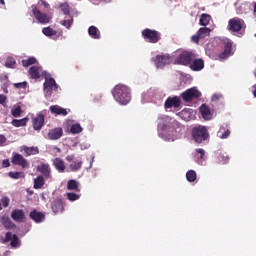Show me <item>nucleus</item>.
I'll list each match as a JSON object with an SVG mask.
<instances>
[{"instance_id":"f257e3e1","label":"nucleus","mask_w":256,"mask_h":256,"mask_svg":"<svg viewBox=\"0 0 256 256\" xmlns=\"http://www.w3.org/2000/svg\"><path fill=\"white\" fill-rule=\"evenodd\" d=\"M112 95L119 105H127L131 101V89L123 84H117L112 90Z\"/></svg>"},{"instance_id":"f03ea898","label":"nucleus","mask_w":256,"mask_h":256,"mask_svg":"<svg viewBox=\"0 0 256 256\" xmlns=\"http://www.w3.org/2000/svg\"><path fill=\"white\" fill-rule=\"evenodd\" d=\"M245 27H246L245 20L239 17H234L228 21L227 30L230 33H238L239 35H243V31H245Z\"/></svg>"},{"instance_id":"7ed1b4c3","label":"nucleus","mask_w":256,"mask_h":256,"mask_svg":"<svg viewBox=\"0 0 256 256\" xmlns=\"http://www.w3.org/2000/svg\"><path fill=\"white\" fill-rule=\"evenodd\" d=\"M192 138L195 143H203L209 139V131L205 126H198L192 129Z\"/></svg>"},{"instance_id":"20e7f679","label":"nucleus","mask_w":256,"mask_h":256,"mask_svg":"<svg viewBox=\"0 0 256 256\" xmlns=\"http://www.w3.org/2000/svg\"><path fill=\"white\" fill-rule=\"evenodd\" d=\"M142 37L145 41H148V43H159V41H161V33L149 28L142 31Z\"/></svg>"},{"instance_id":"39448f33","label":"nucleus","mask_w":256,"mask_h":256,"mask_svg":"<svg viewBox=\"0 0 256 256\" xmlns=\"http://www.w3.org/2000/svg\"><path fill=\"white\" fill-rule=\"evenodd\" d=\"M32 13L35 17V19L38 21V23H41V25H47V23H51V17L50 15L41 12L37 6L32 5Z\"/></svg>"},{"instance_id":"423d86ee","label":"nucleus","mask_w":256,"mask_h":256,"mask_svg":"<svg viewBox=\"0 0 256 256\" xmlns=\"http://www.w3.org/2000/svg\"><path fill=\"white\" fill-rule=\"evenodd\" d=\"M193 59H197V54L191 51H184L182 52L177 58L176 62L178 65H191Z\"/></svg>"},{"instance_id":"0eeeda50","label":"nucleus","mask_w":256,"mask_h":256,"mask_svg":"<svg viewBox=\"0 0 256 256\" xmlns=\"http://www.w3.org/2000/svg\"><path fill=\"white\" fill-rule=\"evenodd\" d=\"M181 97L183 101L189 103V101H193V99H199V97H201V92L196 87H192L184 91L181 94Z\"/></svg>"},{"instance_id":"6e6552de","label":"nucleus","mask_w":256,"mask_h":256,"mask_svg":"<svg viewBox=\"0 0 256 256\" xmlns=\"http://www.w3.org/2000/svg\"><path fill=\"white\" fill-rule=\"evenodd\" d=\"M66 161L70 163L69 170L72 173H77V171H81V168L83 167V160L75 159V155H68L66 156Z\"/></svg>"},{"instance_id":"1a4fd4ad","label":"nucleus","mask_w":256,"mask_h":256,"mask_svg":"<svg viewBox=\"0 0 256 256\" xmlns=\"http://www.w3.org/2000/svg\"><path fill=\"white\" fill-rule=\"evenodd\" d=\"M152 61L157 69H163L165 65H169L171 63V56L168 54L157 55L156 57L152 58Z\"/></svg>"},{"instance_id":"9d476101","label":"nucleus","mask_w":256,"mask_h":256,"mask_svg":"<svg viewBox=\"0 0 256 256\" xmlns=\"http://www.w3.org/2000/svg\"><path fill=\"white\" fill-rule=\"evenodd\" d=\"M32 127L34 131H41L43 127H45V115L37 114L36 116L32 117Z\"/></svg>"},{"instance_id":"9b49d317","label":"nucleus","mask_w":256,"mask_h":256,"mask_svg":"<svg viewBox=\"0 0 256 256\" xmlns=\"http://www.w3.org/2000/svg\"><path fill=\"white\" fill-rule=\"evenodd\" d=\"M59 89V85L54 78H46L44 82V91L47 95H53V91H57Z\"/></svg>"},{"instance_id":"f8f14e48","label":"nucleus","mask_w":256,"mask_h":256,"mask_svg":"<svg viewBox=\"0 0 256 256\" xmlns=\"http://www.w3.org/2000/svg\"><path fill=\"white\" fill-rule=\"evenodd\" d=\"M211 35V29L207 27L200 28L195 35L191 37L193 43L199 45L200 39H205V37H209Z\"/></svg>"},{"instance_id":"ddd939ff","label":"nucleus","mask_w":256,"mask_h":256,"mask_svg":"<svg viewBox=\"0 0 256 256\" xmlns=\"http://www.w3.org/2000/svg\"><path fill=\"white\" fill-rule=\"evenodd\" d=\"M181 107V98L179 96L168 97L164 103L165 109H179Z\"/></svg>"},{"instance_id":"4468645a","label":"nucleus","mask_w":256,"mask_h":256,"mask_svg":"<svg viewBox=\"0 0 256 256\" xmlns=\"http://www.w3.org/2000/svg\"><path fill=\"white\" fill-rule=\"evenodd\" d=\"M11 163L12 165H18V167H22V169H27V167H29V162H27V159H25L23 155L19 153L13 154Z\"/></svg>"},{"instance_id":"2eb2a0df","label":"nucleus","mask_w":256,"mask_h":256,"mask_svg":"<svg viewBox=\"0 0 256 256\" xmlns=\"http://www.w3.org/2000/svg\"><path fill=\"white\" fill-rule=\"evenodd\" d=\"M50 207L55 215H57L58 213H63V211H65V204L61 199H56L52 201Z\"/></svg>"},{"instance_id":"dca6fc26","label":"nucleus","mask_w":256,"mask_h":256,"mask_svg":"<svg viewBox=\"0 0 256 256\" xmlns=\"http://www.w3.org/2000/svg\"><path fill=\"white\" fill-rule=\"evenodd\" d=\"M62 137H63V128L61 127L51 129L48 132V139H50V141H57V139H61Z\"/></svg>"},{"instance_id":"f3484780","label":"nucleus","mask_w":256,"mask_h":256,"mask_svg":"<svg viewBox=\"0 0 256 256\" xmlns=\"http://www.w3.org/2000/svg\"><path fill=\"white\" fill-rule=\"evenodd\" d=\"M9 241H11L10 243L11 247H19V236H17V234L6 232L4 243H9Z\"/></svg>"},{"instance_id":"a211bd4d","label":"nucleus","mask_w":256,"mask_h":256,"mask_svg":"<svg viewBox=\"0 0 256 256\" xmlns=\"http://www.w3.org/2000/svg\"><path fill=\"white\" fill-rule=\"evenodd\" d=\"M190 69L192 71H202V69H205V61L201 58L200 59L194 58L190 62Z\"/></svg>"},{"instance_id":"6ab92c4d","label":"nucleus","mask_w":256,"mask_h":256,"mask_svg":"<svg viewBox=\"0 0 256 256\" xmlns=\"http://www.w3.org/2000/svg\"><path fill=\"white\" fill-rule=\"evenodd\" d=\"M11 219L16 223H23L25 221V212L21 209H14L11 212Z\"/></svg>"},{"instance_id":"aec40b11","label":"nucleus","mask_w":256,"mask_h":256,"mask_svg":"<svg viewBox=\"0 0 256 256\" xmlns=\"http://www.w3.org/2000/svg\"><path fill=\"white\" fill-rule=\"evenodd\" d=\"M37 171L45 177V179H51V167L49 164L42 163L38 165Z\"/></svg>"},{"instance_id":"412c9836","label":"nucleus","mask_w":256,"mask_h":256,"mask_svg":"<svg viewBox=\"0 0 256 256\" xmlns=\"http://www.w3.org/2000/svg\"><path fill=\"white\" fill-rule=\"evenodd\" d=\"M215 161L218 165H227L229 163V155L225 152H217L215 154Z\"/></svg>"},{"instance_id":"4be33fe9","label":"nucleus","mask_w":256,"mask_h":256,"mask_svg":"<svg viewBox=\"0 0 256 256\" xmlns=\"http://www.w3.org/2000/svg\"><path fill=\"white\" fill-rule=\"evenodd\" d=\"M0 223L3 225L4 229L9 230V229H17V225L11 221V218L9 216H2L0 218Z\"/></svg>"},{"instance_id":"5701e85b","label":"nucleus","mask_w":256,"mask_h":256,"mask_svg":"<svg viewBox=\"0 0 256 256\" xmlns=\"http://www.w3.org/2000/svg\"><path fill=\"white\" fill-rule=\"evenodd\" d=\"M29 217L35 223H43V221H45V215L43 214V212H39L37 210L31 211Z\"/></svg>"},{"instance_id":"b1692460","label":"nucleus","mask_w":256,"mask_h":256,"mask_svg":"<svg viewBox=\"0 0 256 256\" xmlns=\"http://www.w3.org/2000/svg\"><path fill=\"white\" fill-rule=\"evenodd\" d=\"M231 49H233V43H231V41H226L225 46H224V50H223V52H221L219 54V58L220 59H227V57H229V55H231Z\"/></svg>"},{"instance_id":"393cba45","label":"nucleus","mask_w":256,"mask_h":256,"mask_svg":"<svg viewBox=\"0 0 256 256\" xmlns=\"http://www.w3.org/2000/svg\"><path fill=\"white\" fill-rule=\"evenodd\" d=\"M199 111L203 119H206V121H209V119H211L212 114H211V109H209V106H207L206 104H202L199 108Z\"/></svg>"},{"instance_id":"a878e982","label":"nucleus","mask_w":256,"mask_h":256,"mask_svg":"<svg viewBox=\"0 0 256 256\" xmlns=\"http://www.w3.org/2000/svg\"><path fill=\"white\" fill-rule=\"evenodd\" d=\"M49 109L53 115H62L63 117L67 116V109L61 108L58 105L50 106Z\"/></svg>"},{"instance_id":"bb28decb","label":"nucleus","mask_w":256,"mask_h":256,"mask_svg":"<svg viewBox=\"0 0 256 256\" xmlns=\"http://www.w3.org/2000/svg\"><path fill=\"white\" fill-rule=\"evenodd\" d=\"M53 165L55 166V169L59 171V173H65V161H63L61 158H55L53 160Z\"/></svg>"},{"instance_id":"cd10ccee","label":"nucleus","mask_w":256,"mask_h":256,"mask_svg":"<svg viewBox=\"0 0 256 256\" xmlns=\"http://www.w3.org/2000/svg\"><path fill=\"white\" fill-rule=\"evenodd\" d=\"M88 35L92 39H101V31H99V28L95 26H90L88 28Z\"/></svg>"},{"instance_id":"c85d7f7f","label":"nucleus","mask_w":256,"mask_h":256,"mask_svg":"<svg viewBox=\"0 0 256 256\" xmlns=\"http://www.w3.org/2000/svg\"><path fill=\"white\" fill-rule=\"evenodd\" d=\"M29 75L32 79H39L41 77V67H38V66L30 67Z\"/></svg>"},{"instance_id":"c756f323","label":"nucleus","mask_w":256,"mask_h":256,"mask_svg":"<svg viewBox=\"0 0 256 256\" xmlns=\"http://www.w3.org/2000/svg\"><path fill=\"white\" fill-rule=\"evenodd\" d=\"M80 184L81 183H79V181H77V180H74V179L69 180L67 183V190L68 191H77V193H79V191H81L79 189Z\"/></svg>"},{"instance_id":"7c9ffc66","label":"nucleus","mask_w":256,"mask_h":256,"mask_svg":"<svg viewBox=\"0 0 256 256\" xmlns=\"http://www.w3.org/2000/svg\"><path fill=\"white\" fill-rule=\"evenodd\" d=\"M210 22H211V15L207 13H203L200 16L199 25H201L202 27H207V25H209Z\"/></svg>"},{"instance_id":"2f4dec72","label":"nucleus","mask_w":256,"mask_h":256,"mask_svg":"<svg viewBox=\"0 0 256 256\" xmlns=\"http://www.w3.org/2000/svg\"><path fill=\"white\" fill-rule=\"evenodd\" d=\"M231 135V131L224 126L220 127L219 131L217 132V137L220 139H227Z\"/></svg>"},{"instance_id":"473e14b6","label":"nucleus","mask_w":256,"mask_h":256,"mask_svg":"<svg viewBox=\"0 0 256 256\" xmlns=\"http://www.w3.org/2000/svg\"><path fill=\"white\" fill-rule=\"evenodd\" d=\"M29 121V118H22V119H14L12 120L13 127H25L27 125V122Z\"/></svg>"},{"instance_id":"72a5a7b5","label":"nucleus","mask_w":256,"mask_h":256,"mask_svg":"<svg viewBox=\"0 0 256 256\" xmlns=\"http://www.w3.org/2000/svg\"><path fill=\"white\" fill-rule=\"evenodd\" d=\"M45 185V178L39 175L34 179V189H41Z\"/></svg>"},{"instance_id":"f704fd0d","label":"nucleus","mask_w":256,"mask_h":256,"mask_svg":"<svg viewBox=\"0 0 256 256\" xmlns=\"http://www.w3.org/2000/svg\"><path fill=\"white\" fill-rule=\"evenodd\" d=\"M42 33L46 37H55V35H57V31L54 30L53 28L49 27V26L48 27H44L42 29Z\"/></svg>"},{"instance_id":"c9c22d12","label":"nucleus","mask_w":256,"mask_h":256,"mask_svg":"<svg viewBox=\"0 0 256 256\" xmlns=\"http://www.w3.org/2000/svg\"><path fill=\"white\" fill-rule=\"evenodd\" d=\"M59 9H61V11L64 15L71 14V8H70L68 2H63V3L59 4Z\"/></svg>"},{"instance_id":"e433bc0d","label":"nucleus","mask_w":256,"mask_h":256,"mask_svg":"<svg viewBox=\"0 0 256 256\" xmlns=\"http://www.w3.org/2000/svg\"><path fill=\"white\" fill-rule=\"evenodd\" d=\"M186 179L189 183H193L197 180V172L195 170H189L186 173Z\"/></svg>"},{"instance_id":"4c0bfd02","label":"nucleus","mask_w":256,"mask_h":256,"mask_svg":"<svg viewBox=\"0 0 256 256\" xmlns=\"http://www.w3.org/2000/svg\"><path fill=\"white\" fill-rule=\"evenodd\" d=\"M82 131L83 127H81V124H73L70 127V133H72V135H79Z\"/></svg>"},{"instance_id":"58836bf2","label":"nucleus","mask_w":256,"mask_h":256,"mask_svg":"<svg viewBox=\"0 0 256 256\" xmlns=\"http://www.w3.org/2000/svg\"><path fill=\"white\" fill-rule=\"evenodd\" d=\"M37 63V58L29 57L28 59L22 60L23 67H30V65H35Z\"/></svg>"},{"instance_id":"ea45409f","label":"nucleus","mask_w":256,"mask_h":256,"mask_svg":"<svg viewBox=\"0 0 256 256\" xmlns=\"http://www.w3.org/2000/svg\"><path fill=\"white\" fill-rule=\"evenodd\" d=\"M8 177H10V179H25V173H23V172H9Z\"/></svg>"},{"instance_id":"a19ab883","label":"nucleus","mask_w":256,"mask_h":256,"mask_svg":"<svg viewBox=\"0 0 256 256\" xmlns=\"http://www.w3.org/2000/svg\"><path fill=\"white\" fill-rule=\"evenodd\" d=\"M17 64V62H15V59H13L12 57L7 58L6 60V67H8L9 69H15V65Z\"/></svg>"},{"instance_id":"79ce46f5","label":"nucleus","mask_w":256,"mask_h":256,"mask_svg":"<svg viewBox=\"0 0 256 256\" xmlns=\"http://www.w3.org/2000/svg\"><path fill=\"white\" fill-rule=\"evenodd\" d=\"M26 155H37L39 153V148L31 147L25 149Z\"/></svg>"},{"instance_id":"37998d69","label":"nucleus","mask_w":256,"mask_h":256,"mask_svg":"<svg viewBox=\"0 0 256 256\" xmlns=\"http://www.w3.org/2000/svg\"><path fill=\"white\" fill-rule=\"evenodd\" d=\"M81 195L73 193V192H68L67 193V199L69 201H77L78 199H80Z\"/></svg>"},{"instance_id":"c03bdc74","label":"nucleus","mask_w":256,"mask_h":256,"mask_svg":"<svg viewBox=\"0 0 256 256\" xmlns=\"http://www.w3.org/2000/svg\"><path fill=\"white\" fill-rule=\"evenodd\" d=\"M22 114H23V110L21 109V106H17L12 110L13 117H21Z\"/></svg>"},{"instance_id":"a18cd8bd","label":"nucleus","mask_w":256,"mask_h":256,"mask_svg":"<svg viewBox=\"0 0 256 256\" xmlns=\"http://www.w3.org/2000/svg\"><path fill=\"white\" fill-rule=\"evenodd\" d=\"M13 86L15 89H27V81L14 83Z\"/></svg>"},{"instance_id":"49530a36","label":"nucleus","mask_w":256,"mask_h":256,"mask_svg":"<svg viewBox=\"0 0 256 256\" xmlns=\"http://www.w3.org/2000/svg\"><path fill=\"white\" fill-rule=\"evenodd\" d=\"M62 25L63 27H66V29H71V26L73 25V20H63Z\"/></svg>"},{"instance_id":"de8ad7c7","label":"nucleus","mask_w":256,"mask_h":256,"mask_svg":"<svg viewBox=\"0 0 256 256\" xmlns=\"http://www.w3.org/2000/svg\"><path fill=\"white\" fill-rule=\"evenodd\" d=\"M211 99L213 103H216V101H221V99H223V94H214Z\"/></svg>"},{"instance_id":"09e8293b","label":"nucleus","mask_w":256,"mask_h":256,"mask_svg":"<svg viewBox=\"0 0 256 256\" xmlns=\"http://www.w3.org/2000/svg\"><path fill=\"white\" fill-rule=\"evenodd\" d=\"M5 143H7V138L5 135L0 134V147H3Z\"/></svg>"},{"instance_id":"8fccbe9b","label":"nucleus","mask_w":256,"mask_h":256,"mask_svg":"<svg viewBox=\"0 0 256 256\" xmlns=\"http://www.w3.org/2000/svg\"><path fill=\"white\" fill-rule=\"evenodd\" d=\"M6 102L7 96H5L4 94H0V105H5Z\"/></svg>"},{"instance_id":"3c124183","label":"nucleus","mask_w":256,"mask_h":256,"mask_svg":"<svg viewBox=\"0 0 256 256\" xmlns=\"http://www.w3.org/2000/svg\"><path fill=\"white\" fill-rule=\"evenodd\" d=\"M196 153H199L201 159L205 157V150L203 148L196 149Z\"/></svg>"},{"instance_id":"603ef678","label":"nucleus","mask_w":256,"mask_h":256,"mask_svg":"<svg viewBox=\"0 0 256 256\" xmlns=\"http://www.w3.org/2000/svg\"><path fill=\"white\" fill-rule=\"evenodd\" d=\"M1 201L3 207H9V199L7 197H3Z\"/></svg>"},{"instance_id":"864d4df0","label":"nucleus","mask_w":256,"mask_h":256,"mask_svg":"<svg viewBox=\"0 0 256 256\" xmlns=\"http://www.w3.org/2000/svg\"><path fill=\"white\" fill-rule=\"evenodd\" d=\"M2 167L4 168L11 167V162H9V159L3 160Z\"/></svg>"},{"instance_id":"5fc2aeb1","label":"nucleus","mask_w":256,"mask_h":256,"mask_svg":"<svg viewBox=\"0 0 256 256\" xmlns=\"http://www.w3.org/2000/svg\"><path fill=\"white\" fill-rule=\"evenodd\" d=\"M42 5H44V7L48 8L49 7V3L45 2V1H41Z\"/></svg>"},{"instance_id":"6e6d98bb","label":"nucleus","mask_w":256,"mask_h":256,"mask_svg":"<svg viewBox=\"0 0 256 256\" xmlns=\"http://www.w3.org/2000/svg\"><path fill=\"white\" fill-rule=\"evenodd\" d=\"M0 5H5V0H0Z\"/></svg>"},{"instance_id":"4d7b16f0","label":"nucleus","mask_w":256,"mask_h":256,"mask_svg":"<svg viewBox=\"0 0 256 256\" xmlns=\"http://www.w3.org/2000/svg\"><path fill=\"white\" fill-rule=\"evenodd\" d=\"M58 153H61V148H56Z\"/></svg>"},{"instance_id":"13d9d810","label":"nucleus","mask_w":256,"mask_h":256,"mask_svg":"<svg viewBox=\"0 0 256 256\" xmlns=\"http://www.w3.org/2000/svg\"><path fill=\"white\" fill-rule=\"evenodd\" d=\"M3 209V206L1 205V202H0V211Z\"/></svg>"},{"instance_id":"bf43d9fd","label":"nucleus","mask_w":256,"mask_h":256,"mask_svg":"<svg viewBox=\"0 0 256 256\" xmlns=\"http://www.w3.org/2000/svg\"><path fill=\"white\" fill-rule=\"evenodd\" d=\"M104 1L108 2V1H111V0H104Z\"/></svg>"},{"instance_id":"052dcab7","label":"nucleus","mask_w":256,"mask_h":256,"mask_svg":"<svg viewBox=\"0 0 256 256\" xmlns=\"http://www.w3.org/2000/svg\"><path fill=\"white\" fill-rule=\"evenodd\" d=\"M255 37H256V34H255Z\"/></svg>"}]
</instances>
